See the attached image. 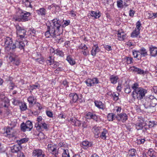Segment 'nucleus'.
Returning a JSON list of instances; mask_svg holds the SVG:
<instances>
[{"label":"nucleus","instance_id":"obj_1","mask_svg":"<svg viewBox=\"0 0 157 157\" xmlns=\"http://www.w3.org/2000/svg\"><path fill=\"white\" fill-rule=\"evenodd\" d=\"M50 26H48L45 36L47 38L54 37L56 35H60L62 33V22L59 19H54L51 21Z\"/></svg>","mask_w":157,"mask_h":157},{"label":"nucleus","instance_id":"obj_2","mask_svg":"<svg viewBox=\"0 0 157 157\" xmlns=\"http://www.w3.org/2000/svg\"><path fill=\"white\" fill-rule=\"evenodd\" d=\"M132 88L133 90L132 96L134 99L136 98L139 100H141L145 96V94L147 93V90L145 89L139 87L137 83L133 84L132 86Z\"/></svg>","mask_w":157,"mask_h":157},{"label":"nucleus","instance_id":"obj_3","mask_svg":"<svg viewBox=\"0 0 157 157\" xmlns=\"http://www.w3.org/2000/svg\"><path fill=\"white\" fill-rule=\"evenodd\" d=\"M157 104V99L151 95L146 97L143 104L146 111L148 113H152L155 111L154 107Z\"/></svg>","mask_w":157,"mask_h":157},{"label":"nucleus","instance_id":"obj_4","mask_svg":"<svg viewBox=\"0 0 157 157\" xmlns=\"http://www.w3.org/2000/svg\"><path fill=\"white\" fill-rule=\"evenodd\" d=\"M19 15L15 19V20L18 21L25 22L29 20V17L31 13L26 11L20 10L18 11Z\"/></svg>","mask_w":157,"mask_h":157},{"label":"nucleus","instance_id":"obj_5","mask_svg":"<svg viewBox=\"0 0 157 157\" xmlns=\"http://www.w3.org/2000/svg\"><path fill=\"white\" fill-rule=\"evenodd\" d=\"M69 97L71 99L70 102L71 104L75 103L77 101L80 102H81L83 101V100L82 99V95L81 94L79 96L76 93H71L69 94Z\"/></svg>","mask_w":157,"mask_h":157},{"label":"nucleus","instance_id":"obj_6","mask_svg":"<svg viewBox=\"0 0 157 157\" xmlns=\"http://www.w3.org/2000/svg\"><path fill=\"white\" fill-rule=\"evenodd\" d=\"M33 128L32 123L29 121H27L25 123H22L21 125V130L23 132H25L26 130L30 131Z\"/></svg>","mask_w":157,"mask_h":157},{"label":"nucleus","instance_id":"obj_7","mask_svg":"<svg viewBox=\"0 0 157 157\" xmlns=\"http://www.w3.org/2000/svg\"><path fill=\"white\" fill-rule=\"evenodd\" d=\"M15 27L17 36L20 37V38L21 39L24 38L26 35V31L18 25H16Z\"/></svg>","mask_w":157,"mask_h":157},{"label":"nucleus","instance_id":"obj_8","mask_svg":"<svg viewBox=\"0 0 157 157\" xmlns=\"http://www.w3.org/2000/svg\"><path fill=\"white\" fill-rule=\"evenodd\" d=\"M85 82L87 86L90 87L93 86L99 82L98 78H94L92 79L88 78Z\"/></svg>","mask_w":157,"mask_h":157},{"label":"nucleus","instance_id":"obj_9","mask_svg":"<svg viewBox=\"0 0 157 157\" xmlns=\"http://www.w3.org/2000/svg\"><path fill=\"white\" fill-rule=\"evenodd\" d=\"M36 122L35 124V127L36 128V130L39 132L42 131V129L41 128V124L44 121L42 117L40 116L36 119Z\"/></svg>","mask_w":157,"mask_h":157},{"label":"nucleus","instance_id":"obj_10","mask_svg":"<svg viewBox=\"0 0 157 157\" xmlns=\"http://www.w3.org/2000/svg\"><path fill=\"white\" fill-rule=\"evenodd\" d=\"M33 156L34 157H45V155L43 151L40 149L34 150L32 153Z\"/></svg>","mask_w":157,"mask_h":157},{"label":"nucleus","instance_id":"obj_11","mask_svg":"<svg viewBox=\"0 0 157 157\" xmlns=\"http://www.w3.org/2000/svg\"><path fill=\"white\" fill-rule=\"evenodd\" d=\"M10 59L11 62L16 66L19 65L20 60L19 57L17 55H13L10 57Z\"/></svg>","mask_w":157,"mask_h":157},{"label":"nucleus","instance_id":"obj_12","mask_svg":"<svg viewBox=\"0 0 157 157\" xmlns=\"http://www.w3.org/2000/svg\"><path fill=\"white\" fill-rule=\"evenodd\" d=\"M115 118L118 121L124 122L128 119V116L125 113H121L115 116Z\"/></svg>","mask_w":157,"mask_h":157},{"label":"nucleus","instance_id":"obj_13","mask_svg":"<svg viewBox=\"0 0 157 157\" xmlns=\"http://www.w3.org/2000/svg\"><path fill=\"white\" fill-rule=\"evenodd\" d=\"M86 119H92L97 121L98 119V117L95 114L91 112H89L86 113L85 115Z\"/></svg>","mask_w":157,"mask_h":157},{"label":"nucleus","instance_id":"obj_14","mask_svg":"<svg viewBox=\"0 0 157 157\" xmlns=\"http://www.w3.org/2000/svg\"><path fill=\"white\" fill-rule=\"evenodd\" d=\"M47 149L48 151L53 155L57 153L56 146L52 144H48Z\"/></svg>","mask_w":157,"mask_h":157},{"label":"nucleus","instance_id":"obj_15","mask_svg":"<svg viewBox=\"0 0 157 157\" xmlns=\"http://www.w3.org/2000/svg\"><path fill=\"white\" fill-rule=\"evenodd\" d=\"M10 151L12 153H18L22 149L21 147L19 145H14L12 147H10Z\"/></svg>","mask_w":157,"mask_h":157},{"label":"nucleus","instance_id":"obj_16","mask_svg":"<svg viewBox=\"0 0 157 157\" xmlns=\"http://www.w3.org/2000/svg\"><path fill=\"white\" fill-rule=\"evenodd\" d=\"M149 51L151 56L153 57L157 56V47L151 45L149 47Z\"/></svg>","mask_w":157,"mask_h":157},{"label":"nucleus","instance_id":"obj_17","mask_svg":"<svg viewBox=\"0 0 157 157\" xmlns=\"http://www.w3.org/2000/svg\"><path fill=\"white\" fill-rule=\"evenodd\" d=\"M95 106L100 109L104 110L105 108V105L100 101H94Z\"/></svg>","mask_w":157,"mask_h":157},{"label":"nucleus","instance_id":"obj_18","mask_svg":"<svg viewBox=\"0 0 157 157\" xmlns=\"http://www.w3.org/2000/svg\"><path fill=\"white\" fill-rule=\"evenodd\" d=\"M17 48L16 42L14 44L13 43L10 44V46L7 47H5V50L7 51H14L15 49Z\"/></svg>","mask_w":157,"mask_h":157},{"label":"nucleus","instance_id":"obj_19","mask_svg":"<svg viewBox=\"0 0 157 157\" xmlns=\"http://www.w3.org/2000/svg\"><path fill=\"white\" fill-rule=\"evenodd\" d=\"M109 80L111 83L113 84H116L119 78L118 76L114 75H112L110 76L109 77Z\"/></svg>","mask_w":157,"mask_h":157},{"label":"nucleus","instance_id":"obj_20","mask_svg":"<svg viewBox=\"0 0 157 157\" xmlns=\"http://www.w3.org/2000/svg\"><path fill=\"white\" fill-rule=\"evenodd\" d=\"M5 43V47H7L10 46V44L13 43L12 39L9 37H6L3 39Z\"/></svg>","mask_w":157,"mask_h":157},{"label":"nucleus","instance_id":"obj_21","mask_svg":"<svg viewBox=\"0 0 157 157\" xmlns=\"http://www.w3.org/2000/svg\"><path fill=\"white\" fill-rule=\"evenodd\" d=\"M99 51L100 49L98 45H94L92 47V49L91 51V55L93 56H94L96 55L97 52H99Z\"/></svg>","mask_w":157,"mask_h":157},{"label":"nucleus","instance_id":"obj_22","mask_svg":"<svg viewBox=\"0 0 157 157\" xmlns=\"http://www.w3.org/2000/svg\"><path fill=\"white\" fill-rule=\"evenodd\" d=\"M135 128L137 130H142L143 127L145 126L143 122L139 121L135 124Z\"/></svg>","mask_w":157,"mask_h":157},{"label":"nucleus","instance_id":"obj_23","mask_svg":"<svg viewBox=\"0 0 157 157\" xmlns=\"http://www.w3.org/2000/svg\"><path fill=\"white\" fill-rule=\"evenodd\" d=\"M36 13L39 15L44 16L46 13V11L44 8H41L36 10Z\"/></svg>","mask_w":157,"mask_h":157},{"label":"nucleus","instance_id":"obj_24","mask_svg":"<svg viewBox=\"0 0 157 157\" xmlns=\"http://www.w3.org/2000/svg\"><path fill=\"white\" fill-rule=\"evenodd\" d=\"M82 148L85 149H87L89 147H91L92 144L91 143L87 141H84L82 143Z\"/></svg>","mask_w":157,"mask_h":157},{"label":"nucleus","instance_id":"obj_25","mask_svg":"<svg viewBox=\"0 0 157 157\" xmlns=\"http://www.w3.org/2000/svg\"><path fill=\"white\" fill-rule=\"evenodd\" d=\"M22 4L27 7L32 8L33 6L31 3L32 2L31 0H22Z\"/></svg>","mask_w":157,"mask_h":157},{"label":"nucleus","instance_id":"obj_26","mask_svg":"<svg viewBox=\"0 0 157 157\" xmlns=\"http://www.w3.org/2000/svg\"><path fill=\"white\" fill-rule=\"evenodd\" d=\"M117 37L120 40H123L126 38V34L123 32L119 33H117Z\"/></svg>","mask_w":157,"mask_h":157},{"label":"nucleus","instance_id":"obj_27","mask_svg":"<svg viewBox=\"0 0 157 157\" xmlns=\"http://www.w3.org/2000/svg\"><path fill=\"white\" fill-rule=\"evenodd\" d=\"M138 52L143 57H145L148 55L146 50L144 47L142 48L139 50Z\"/></svg>","mask_w":157,"mask_h":157},{"label":"nucleus","instance_id":"obj_28","mask_svg":"<svg viewBox=\"0 0 157 157\" xmlns=\"http://www.w3.org/2000/svg\"><path fill=\"white\" fill-rule=\"evenodd\" d=\"M17 48H18L21 50L23 49L24 51L25 44L22 41L16 42Z\"/></svg>","mask_w":157,"mask_h":157},{"label":"nucleus","instance_id":"obj_29","mask_svg":"<svg viewBox=\"0 0 157 157\" xmlns=\"http://www.w3.org/2000/svg\"><path fill=\"white\" fill-rule=\"evenodd\" d=\"M0 100L2 101H5L6 102L8 101V99L6 97L4 92L0 93Z\"/></svg>","mask_w":157,"mask_h":157},{"label":"nucleus","instance_id":"obj_30","mask_svg":"<svg viewBox=\"0 0 157 157\" xmlns=\"http://www.w3.org/2000/svg\"><path fill=\"white\" fill-rule=\"evenodd\" d=\"M29 103L31 104H32L34 102L35 104H36V98L33 95H31L27 99Z\"/></svg>","mask_w":157,"mask_h":157},{"label":"nucleus","instance_id":"obj_31","mask_svg":"<svg viewBox=\"0 0 157 157\" xmlns=\"http://www.w3.org/2000/svg\"><path fill=\"white\" fill-rule=\"evenodd\" d=\"M90 14L91 16L94 17L95 19L98 18L100 16L99 12L91 11Z\"/></svg>","mask_w":157,"mask_h":157},{"label":"nucleus","instance_id":"obj_32","mask_svg":"<svg viewBox=\"0 0 157 157\" xmlns=\"http://www.w3.org/2000/svg\"><path fill=\"white\" fill-rule=\"evenodd\" d=\"M66 60L68 63L71 65H74L75 64V62L73 58L70 56H68L67 57Z\"/></svg>","mask_w":157,"mask_h":157},{"label":"nucleus","instance_id":"obj_33","mask_svg":"<svg viewBox=\"0 0 157 157\" xmlns=\"http://www.w3.org/2000/svg\"><path fill=\"white\" fill-rule=\"evenodd\" d=\"M29 140V138H24L20 140H17V142L18 145L20 146L22 144L28 142Z\"/></svg>","mask_w":157,"mask_h":157},{"label":"nucleus","instance_id":"obj_34","mask_svg":"<svg viewBox=\"0 0 157 157\" xmlns=\"http://www.w3.org/2000/svg\"><path fill=\"white\" fill-rule=\"evenodd\" d=\"M140 33V32L139 30L135 29L131 33V36L133 38L137 37Z\"/></svg>","mask_w":157,"mask_h":157},{"label":"nucleus","instance_id":"obj_35","mask_svg":"<svg viewBox=\"0 0 157 157\" xmlns=\"http://www.w3.org/2000/svg\"><path fill=\"white\" fill-rule=\"evenodd\" d=\"M108 133L107 130L105 128L103 130V131L102 132L101 134L100 135V137L102 139L105 140L106 139V134Z\"/></svg>","mask_w":157,"mask_h":157},{"label":"nucleus","instance_id":"obj_36","mask_svg":"<svg viewBox=\"0 0 157 157\" xmlns=\"http://www.w3.org/2000/svg\"><path fill=\"white\" fill-rule=\"evenodd\" d=\"M119 94L118 93H115V92H113V94L111 93L110 95L113 98V100L116 101L119 100Z\"/></svg>","mask_w":157,"mask_h":157},{"label":"nucleus","instance_id":"obj_37","mask_svg":"<svg viewBox=\"0 0 157 157\" xmlns=\"http://www.w3.org/2000/svg\"><path fill=\"white\" fill-rule=\"evenodd\" d=\"M115 114L112 113H109L107 115V119L109 121H112L115 119Z\"/></svg>","mask_w":157,"mask_h":157},{"label":"nucleus","instance_id":"obj_38","mask_svg":"<svg viewBox=\"0 0 157 157\" xmlns=\"http://www.w3.org/2000/svg\"><path fill=\"white\" fill-rule=\"evenodd\" d=\"M62 157H70L68 149L63 150V151L62 154Z\"/></svg>","mask_w":157,"mask_h":157},{"label":"nucleus","instance_id":"obj_39","mask_svg":"<svg viewBox=\"0 0 157 157\" xmlns=\"http://www.w3.org/2000/svg\"><path fill=\"white\" fill-rule=\"evenodd\" d=\"M20 109L22 111L25 110L27 109V106L26 104L25 103L21 102V105H20Z\"/></svg>","mask_w":157,"mask_h":157},{"label":"nucleus","instance_id":"obj_40","mask_svg":"<svg viewBox=\"0 0 157 157\" xmlns=\"http://www.w3.org/2000/svg\"><path fill=\"white\" fill-rule=\"evenodd\" d=\"M36 54L39 56L37 58L35 59L36 61L40 63H41L43 62V59L42 58H41L40 55H39L38 53H36Z\"/></svg>","mask_w":157,"mask_h":157},{"label":"nucleus","instance_id":"obj_41","mask_svg":"<svg viewBox=\"0 0 157 157\" xmlns=\"http://www.w3.org/2000/svg\"><path fill=\"white\" fill-rule=\"evenodd\" d=\"M54 54H56L57 55H58L61 57H63L64 56L63 52L62 51L58 49H56L55 51Z\"/></svg>","mask_w":157,"mask_h":157},{"label":"nucleus","instance_id":"obj_42","mask_svg":"<svg viewBox=\"0 0 157 157\" xmlns=\"http://www.w3.org/2000/svg\"><path fill=\"white\" fill-rule=\"evenodd\" d=\"M52 57L51 56H49L48 59L46 61L47 63L50 66L53 65V63L54 61L53 59H52Z\"/></svg>","mask_w":157,"mask_h":157},{"label":"nucleus","instance_id":"obj_43","mask_svg":"<svg viewBox=\"0 0 157 157\" xmlns=\"http://www.w3.org/2000/svg\"><path fill=\"white\" fill-rule=\"evenodd\" d=\"M63 24H62V28L68 25L70 23V21L69 20L65 21L63 20Z\"/></svg>","mask_w":157,"mask_h":157},{"label":"nucleus","instance_id":"obj_44","mask_svg":"<svg viewBox=\"0 0 157 157\" xmlns=\"http://www.w3.org/2000/svg\"><path fill=\"white\" fill-rule=\"evenodd\" d=\"M136 150L134 149H131L129 150V155L130 156L133 157L135 156V152H136Z\"/></svg>","mask_w":157,"mask_h":157},{"label":"nucleus","instance_id":"obj_45","mask_svg":"<svg viewBox=\"0 0 157 157\" xmlns=\"http://www.w3.org/2000/svg\"><path fill=\"white\" fill-rule=\"evenodd\" d=\"M147 155L150 157H152L155 155L154 152L152 149H149L147 152Z\"/></svg>","mask_w":157,"mask_h":157},{"label":"nucleus","instance_id":"obj_46","mask_svg":"<svg viewBox=\"0 0 157 157\" xmlns=\"http://www.w3.org/2000/svg\"><path fill=\"white\" fill-rule=\"evenodd\" d=\"M78 48L80 49L83 50L88 49V47L84 44H81L78 47Z\"/></svg>","mask_w":157,"mask_h":157},{"label":"nucleus","instance_id":"obj_47","mask_svg":"<svg viewBox=\"0 0 157 157\" xmlns=\"http://www.w3.org/2000/svg\"><path fill=\"white\" fill-rule=\"evenodd\" d=\"M42 128L44 129L46 131H48V130L47 125L44 121L43 122V123L41 124V128L42 129Z\"/></svg>","mask_w":157,"mask_h":157},{"label":"nucleus","instance_id":"obj_48","mask_svg":"<svg viewBox=\"0 0 157 157\" xmlns=\"http://www.w3.org/2000/svg\"><path fill=\"white\" fill-rule=\"evenodd\" d=\"M117 6L118 8H122L123 7V1L121 0L118 1L117 2Z\"/></svg>","mask_w":157,"mask_h":157},{"label":"nucleus","instance_id":"obj_49","mask_svg":"<svg viewBox=\"0 0 157 157\" xmlns=\"http://www.w3.org/2000/svg\"><path fill=\"white\" fill-rule=\"evenodd\" d=\"M3 102H4V103H2L1 104V106L2 107H4L6 108H7L9 106V100L8 99V101L7 102H6L5 101H3Z\"/></svg>","mask_w":157,"mask_h":157},{"label":"nucleus","instance_id":"obj_50","mask_svg":"<svg viewBox=\"0 0 157 157\" xmlns=\"http://www.w3.org/2000/svg\"><path fill=\"white\" fill-rule=\"evenodd\" d=\"M124 89L125 92L126 93L129 94L131 92V89L129 86H127Z\"/></svg>","mask_w":157,"mask_h":157},{"label":"nucleus","instance_id":"obj_51","mask_svg":"<svg viewBox=\"0 0 157 157\" xmlns=\"http://www.w3.org/2000/svg\"><path fill=\"white\" fill-rule=\"evenodd\" d=\"M141 24L140 21H138L136 24V29L139 30L140 31V27L141 26Z\"/></svg>","mask_w":157,"mask_h":157},{"label":"nucleus","instance_id":"obj_52","mask_svg":"<svg viewBox=\"0 0 157 157\" xmlns=\"http://www.w3.org/2000/svg\"><path fill=\"white\" fill-rule=\"evenodd\" d=\"M133 58L131 57H127V64H130L133 63Z\"/></svg>","mask_w":157,"mask_h":157},{"label":"nucleus","instance_id":"obj_53","mask_svg":"<svg viewBox=\"0 0 157 157\" xmlns=\"http://www.w3.org/2000/svg\"><path fill=\"white\" fill-rule=\"evenodd\" d=\"M39 86L38 85H33L30 86L29 88L31 90L33 91L34 89L39 88Z\"/></svg>","mask_w":157,"mask_h":157},{"label":"nucleus","instance_id":"obj_54","mask_svg":"<svg viewBox=\"0 0 157 157\" xmlns=\"http://www.w3.org/2000/svg\"><path fill=\"white\" fill-rule=\"evenodd\" d=\"M138 51H132V54L134 56V57L135 58H138L139 56V55L138 54Z\"/></svg>","mask_w":157,"mask_h":157},{"label":"nucleus","instance_id":"obj_55","mask_svg":"<svg viewBox=\"0 0 157 157\" xmlns=\"http://www.w3.org/2000/svg\"><path fill=\"white\" fill-rule=\"evenodd\" d=\"M156 125V123L153 121H149V128H151L154 126L155 125Z\"/></svg>","mask_w":157,"mask_h":157},{"label":"nucleus","instance_id":"obj_56","mask_svg":"<svg viewBox=\"0 0 157 157\" xmlns=\"http://www.w3.org/2000/svg\"><path fill=\"white\" fill-rule=\"evenodd\" d=\"M82 54L85 56H86L89 54V52L88 49L82 51Z\"/></svg>","mask_w":157,"mask_h":157},{"label":"nucleus","instance_id":"obj_57","mask_svg":"<svg viewBox=\"0 0 157 157\" xmlns=\"http://www.w3.org/2000/svg\"><path fill=\"white\" fill-rule=\"evenodd\" d=\"M145 141V140L144 139H138L137 140V143L138 144H144Z\"/></svg>","mask_w":157,"mask_h":157},{"label":"nucleus","instance_id":"obj_58","mask_svg":"<svg viewBox=\"0 0 157 157\" xmlns=\"http://www.w3.org/2000/svg\"><path fill=\"white\" fill-rule=\"evenodd\" d=\"M47 115L50 117H52L53 116V114L52 112L50 111H46Z\"/></svg>","mask_w":157,"mask_h":157},{"label":"nucleus","instance_id":"obj_59","mask_svg":"<svg viewBox=\"0 0 157 157\" xmlns=\"http://www.w3.org/2000/svg\"><path fill=\"white\" fill-rule=\"evenodd\" d=\"M129 16L131 17H133L135 13V12L133 10H130L129 12Z\"/></svg>","mask_w":157,"mask_h":157},{"label":"nucleus","instance_id":"obj_60","mask_svg":"<svg viewBox=\"0 0 157 157\" xmlns=\"http://www.w3.org/2000/svg\"><path fill=\"white\" fill-rule=\"evenodd\" d=\"M30 33L33 36H35L36 35V31L34 29H30Z\"/></svg>","mask_w":157,"mask_h":157},{"label":"nucleus","instance_id":"obj_61","mask_svg":"<svg viewBox=\"0 0 157 157\" xmlns=\"http://www.w3.org/2000/svg\"><path fill=\"white\" fill-rule=\"evenodd\" d=\"M151 16L150 17V18H151L152 19H153L156 17H157V12L156 13H152L151 14Z\"/></svg>","mask_w":157,"mask_h":157},{"label":"nucleus","instance_id":"obj_62","mask_svg":"<svg viewBox=\"0 0 157 157\" xmlns=\"http://www.w3.org/2000/svg\"><path fill=\"white\" fill-rule=\"evenodd\" d=\"M137 73L140 75L144 74L145 73V71L139 68L137 72Z\"/></svg>","mask_w":157,"mask_h":157},{"label":"nucleus","instance_id":"obj_63","mask_svg":"<svg viewBox=\"0 0 157 157\" xmlns=\"http://www.w3.org/2000/svg\"><path fill=\"white\" fill-rule=\"evenodd\" d=\"M104 48L108 51H109L112 49L111 46L108 45H105Z\"/></svg>","mask_w":157,"mask_h":157},{"label":"nucleus","instance_id":"obj_64","mask_svg":"<svg viewBox=\"0 0 157 157\" xmlns=\"http://www.w3.org/2000/svg\"><path fill=\"white\" fill-rule=\"evenodd\" d=\"M130 68L132 71L137 72L139 68H137L135 66H133L131 67Z\"/></svg>","mask_w":157,"mask_h":157}]
</instances>
